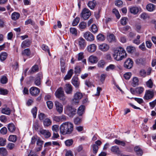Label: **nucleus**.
Wrapping results in <instances>:
<instances>
[{"instance_id":"nucleus-38","label":"nucleus","mask_w":156,"mask_h":156,"mask_svg":"<svg viewBox=\"0 0 156 156\" xmlns=\"http://www.w3.org/2000/svg\"><path fill=\"white\" fill-rule=\"evenodd\" d=\"M17 138L16 136L14 135H11L9 136L8 140L9 141L13 142H15L17 140Z\"/></svg>"},{"instance_id":"nucleus-50","label":"nucleus","mask_w":156,"mask_h":156,"mask_svg":"<svg viewBox=\"0 0 156 156\" xmlns=\"http://www.w3.org/2000/svg\"><path fill=\"white\" fill-rule=\"evenodd\" d=\"M52 129L54 132L57 133L59 130V126L57 125H55L52 126Z\"/></svg>"},{"instance_id":"nucleus-27","label":"nucleus","mask_w":156,"mask_h":156,"mask_svg":"<svg viewBox=\"0 0 156 156\" xmlns=\"http://www.w3.org/2000/svg\"><path fill=\"white\" fill-rule=\"evenodd\" d=\"M85 106L84 105H81L78 108L77 111L78 114L79 115H82L84 113Z\"/></svg>"},{"instance_id":"nucleus-16","label":"nucleus","mask_w":156,"mask_h":156,"mask_svg":"<svg viewBox=\"0 0 156 156\" xmlns=\"http://www.w3.org/2000/svg\"><path fill=\"white\" fill-rule=\"evenodd\" d=\"M39 133L46 138H49L51 136V133L48 130L41 129H40Z\"/></svg>"},{"instance_id":"nucleus-30","label":"nucleus","mask_w":156,"mask_h":156,"mask_svg":"<svg viewBox=\"0 0 156 156\" xmlns=\"http://www.w3.org/2000/svg\"><path fill=\"white\" fill-rule=\"evenodd\" d=\"M106 62L104 60H100L97 64L99 68H103L105 65Z\"/></svg>"},{"instance_id":"nucleus-63","label":"nucleus","mask_w":156,"mask_h":156,"mask_svg":"<svg viewBox=\"0 0 156 156\" xmlns=\"http://www.w3.org/2000/svg\"><path fill=\"white\" fill-rule=\"evenodd\" d=\"M132 75L131 73L130 72H127L125 73L124 75V77L125 78L126 80H129L130 78Z\"/></svg>"},{"instance_id":"nucleus-41","label":"nucleus","mask_w":156,"mask_h":156,"mask_svg":"<svg viewBox=\"0 0 156 156\" xmlns=\"http://www.w3.org/2000/svg\"><path fill=\"white\" fill-rule=\"evenodd\" d=\"M97 39L99 41H104L105 39V36L102 34H99L97 37Z\"/></svg>"},{"instance_id":"nucleus-14","label":"nucleus","mask_w":156,"mask_h":156,"mask_svg":"<svg viewBox=\"0 0 156 156\" xmlns=\"http://www.w3.org/2000/svg\"><path fill=\"white\" fill-rule=\"evenodd\" d=\"M55 105L56 107V109L59 114H61L63 110V106L62 104L58 101H55Z\"/></svg>"},{"instance_id":"nucleus-39","label":"nucleus","mask_w":156,"mask_h":156,"mask_svg":"<svg viewBox=\"0 0 156 156\" xmlns=\"http://www.w3.org/2000/svg\"><path fill=\"white\" fill-rule=\"evenodd\" d=\"M38 66L37 65H35L32 68L30 73L32 74L34 72H37L38 71Z\"/></svg>"},{"instance_id":"nucleus-28","label":"nucleus","mask_w":156,"mask_h":156,"mask_svg":"<svg viewBox=\"0 0 156 156\" xmlns=\"http://www.w3.org/2000/svg\"><path fill=\"white\" fill-rule=\"evenodd\" d=\"M20 14L17 12H14L11 15L12 19L14 20L18 19L20 16Z\"/></svg>"},{"instance_id":"nucleus-56","label":"nucleus","mask_w":156,"mask_h":156,"mask_svg":"<svg viewBox=\"0 0 156 156\" xmlns=\"http://www.w3.org/2000/svg\"><path fill=\"white\" fill-rule=\"evenodd\" d=\"M75 73L76 74H79L81 72V69L79 66H76L75 68Z\"/></svg>"},{"instance_id":"nucleus-2","label":"nucleus","mask_w":156,"mask_h":156,"mask_svg":"<svg viewBox=\"0 0 156 156\" xmlns=\"http://www.w3.org/2000/svg\"><path fill=\"white\" fill-rule=\"evenodd\" d=\"M59 129L61 134L63 135L70 134L73 131V125L70 122H65L61 125Z\"/></svg>"},{"instance_id":"nucleus-36","label":"nucleus","mask_w":156,"mask_h":156,"mask_svg":"<svg viewBox=\"0 0 156 156\" xmlns=\"http://www.w3.org/2000/svg\"><path fill=\"white\" fill-rule=\"evenodd\" d=\"M79 27L80 29L82 31L86 27V23L84 22H81L80 23L79 25Z\"/></svg>"},{"instance_id":"nucleus-53","label":"nucleus","mask_w":156,"mask_h":156,"mask_svg":"<svg viewBox=\"0 0 156 156\" xmlns=\"http://www.w3.org/2000/svg\"><path fill=\"white\" fill-rule=\"evenodd\" d=\"M1 82L3 84L6 83L8 81V79L5 76H3L1 79Z\"/></svg>"},{"instance_id":"nucleus-35","label":"nucleus","mask_w":156,"mask_h":156,"mask_svg":"<svg viewBox=\"0 0 156 156\" xmlns=\"http://www.w3.org/2000/svg\"><path fill=\"white\" fill-rule=\"evenodd\" d=\"M111 150V151L116 154H119L120 153L119 148L116 146H115L112 147Z\"/></svg>"},{"instance_id":"nucleus-62","label":"nucleus","mask_w":156,"mask_h":156,"mask_svg":"<svg viewBox=\"0 0 156 156\" xmlns=\"http://www.w3.org/2000/svg\"><path fill=\"white\" fill-rule=\"evenodd\" d=\"M7 131L6 127H4L2 128L0 130V133L3 135H5L7 133Z\"/></svg>"},{"instance_id":"nucleus-57","label":"nucleus","mask_w":156,"mask_h":156,"mask_svg":"<svg viewBox=\"0 0 156 156\" xmlns=\"http://www.w3.org/2000/svg\"><path fill=\"white\" fill-rule=\"evenodd\" d=\"M70 31L71 33L72 34H74L75 35H76L77 34V30L74 27H71L70 28Z\"/></svg>"},{"instance_id":"nucleus-19","label":"nucleus","mask_w":156,"mask_h":156,"mask_svg":"<svg viewBox=\"0 0 156 156\" xmlns=\"http://www.w3.org/2000/svg\"><path fill=\"white\" fill-rule=\"evenodd\" d=\"M96 48L97 46L95 44H93L88 46L87 48L88 52L92 53L96 51Z\"/></svg>"},{"instance_id":"nucleus-26","label":"nucleus","mask_w":156,"mask_h":156,"mask_svg":"<svg viewBox=\"0 0 156 156\" xmlns=\"http://www.w3.org/2000/svg\"><path fill=\"white\" fill-rule=\"evenodd\" d=\"M134 150L139 156H141L143 154L142 150L139 147L136 146L134 148Z\"/></svg>"},{"instance_id":"nucleus-48","label":"nucleus","mask_w":156,"mask_h":156,"mask_svg":"<svg viewBox=\"0 0 156 156\" xmlns=\"http://www.w3.org/2000/svg\"><path fill=\"white\" fill-rule=\"evenodd\" d=\"M84 57V53L83 52H81L78 54L77 60L80 61L83 59Z\"/></svg>"},{"instance_id":"nucleus-29","label":"nucleus","mask_w":156,"mask_h":156,"mask_svg":"<svg viewBox=\"0 0 156 156\" xmlns=\"http://www.w3.org/2000/svg\"><path fill=\"white\" fill-rule=\"evenodd\" d=\"M51 121L48 118H46L43 121V124L44 126L48 127L51 125Z\"/></svg>"},{"instance_id":"nucleus-61","label":"nucleus","mask_w":156,"mask_h":156,"mask_svg":"<svg viewBox=\"0 0 156 156\" xmlns=\"http://www.w3.org/2000/svg\"><path fill=\"white\" fill-rule=\"evenodd\" d=\"M140 18L143 20H146L149 18V17L148 15L145 13L141 14L140 16Z\"/></svg>"},{"instance_id":"nucleus-4","label":"nucleus","mask_w":156,"mask_h":156,"mask_svg":"<svg viewBox=\"0 0 156 156\" xmlns=\"http://www.w3.org/2000/svg\"><path fill=\"white\" fill-rule=\"evenodd\" d=\"M76 109L69 105L67 106L64 108L65 113L70 117H73L75 114Z\"/></svg>"},{"instance_id":"nucleus-24","label":"nucleus","mask_w":156,"mask_h":156,"mask_svg":"<svg viewBox=\"0 0 156 156\" xmlns=\"http://www.w3.org/2000/svg\"><path fill=\"white\" fill-rule=\"evenodd\" d=\"M107 39L109 42H112L116 41L115 37L113 34H110L107 37Z\"/></svg>"},{"instance_id":"nucleus-23","label":"nucleus","mask_w":156,"mask_h":156,"mask_svg":"<svg viewBox=\"0 0 156 156\" xmlns=\"http://www.w3.org/2000/svg\"><path fill=\"white\" fill-rule=\"evenodd\" d=\"M96 5V2L95 0L89 2L87 3L88 7L91 9H94Z\"/></svg>"},{"instance_id":"nucleus-5","label":"nucleus","mask_w":156,"mask_h":156,"mask_svg":"<svg viewBox=\"0 0 156 156\" xmlns=\"http://www.w3.org/2000/svg\"><path fill=\"white\" fill-rule=\"evenodd\" d=\"M156 91L154 90L151 89L146 90L143 98L144 100H148L153 98Z\"/></svg>"},{"instance_id":"nucleus-34","label":"nucleus","mask_w":156,"mask_h":156,"mask_svg":"<svg viewBox=\"0 0 156 156\" xmlns=\"http://www.w3.org/2000/svg\"><path fill=\"white\" fill-rule=\"evenodd\" d=\"M8 54L6 52H2L0 55V60L1 61H4L7 58Z\"/></svg>"},{"instance_id":"nucleus-49","label":"nucleus","mask_w":156,"mask_h":156,"mask_svg":"<svg viewBox=\"0 0 156 156\" xmlns=\"http://www.w3.org/2000/svg\"><path fill=\"white\" fill-rule=\"evenodd\" d=\"M80 19L78 17H76L73 21L72 25L73 26H76L80 21Z\"/></svg>"},{"instance_id":"nucleus-45","label":"nucleus","mask_w":156,"mask_h":156,"mask_svg":"<svg viewBox=\"0 0 156 156\" xmlns=\"http://www.w3.org/2000/svg\"><path fill=\"white\" fill-rule=\"evenodd\" d=\"M146 84L147 86L150 88H152L153 86V83L151 79L146 82Z\"/></svg>"},{"instance_id":"nucleus-22","label":"nucleus","mask_w":156,"mask_h":156,"mask_svg":"<svg viewBox=\"0 0 156 156\" xmlns=\"http://www.w3.org/2000/svg\"><path fill=\"white\" fill-rule=\"evenodd\" d=\"M31 44V42L29 40H26L23 41L21 45V46L22 48H25L28 47Z\"/></svg>"},{"instance_id":"nucleus-55","label":"nucleus","mask_w":156,"mask_h":156,"mask_svg":"<svg viewBox=\"0 0 156 156\" xmlns=\"http://www.w3.org/2000/svg\"><path fill=\"white\" fill-rule=\"evenodd\" d=\"M91 31L94 33H95L98 31V28L96 25L93 24L91 27Z\"/></svg>"},{"instance_id":"nucleus-15","label":"nucleus","mask_w":156,"mask_h":156,"mask_svg":"<svg viewBox=\"0 0 156 156\" xmlns=\"http://www.w3.org/2000/svg\"><path fill=\"white\" fill-rule=\"evenodd\" d=\"M30 93L33 96H37L40 93V89L37 87H32L30 90Z\"/></svg>"},{"instance_id":"nucleus-43","label":"nucleus","mask_w":156,"mask_h":156,"mask_svg":"<svg viewBox=\"0 0 156 156\" xmlns=\"http://www.w3.org/2000/svg\"><path fill=\"white\" fill-rule=\"evenodd\" d=\"M144 90V88L142 87H139L136 88L135 91L139 94H140L143 93Z\"/></svg>"},{"instance_id":"nucleus-47","label":"nucleus","mask_w":156,"mask_h":156,"mask_svg":"<svg viewBox=\"0 0 156 156\" xmlns=\"http://www.w3.org/2000/svg\"><path fill=\"white\" fill-rule=\"evenodd\" d=\"M127 19L126 17H122L120 20V23L124 26L126 25L127 23Z\"/></svg>"},{"instance_id":"nucleus-33","label":"nucleus","mask_w":156,"mask_h":156,"mask_svg":"<svg viewBox=\"0 0 156 156\" xmlns=\"http://www.w3.org/2000/svg\"><path fill=\"white\" fill-rule=\"evenodd\" d=\"M0 154L3 156H6L8 154V152L5 148L3 147L0 148Z\"/></svg>"},{"instance_id":"nucleus-37","label":"nucleus","mask_w":156,"mask_h":156,"mask_svg":"<svg viewBox=\"0 0 156 156\" xmlns=\"http://www.w3.org/2000/svg\"><path fill=\"white\" fill-rule=\"evenodd\" d=\"M130 27L127 26L123 27L120 30V31L124 34H126L127 33L128 31L130 29Z\"/></svg>"},{"instance_id":"nucleus-8","label":"nucleus","mask_w":156,"mask_h":156,"mask_svg":"<svg viewBox=\"0 0 156 156\" xmlns=\"http://www.w3.org/2000/svg\"><path fill=\"white\" fill-rule=\"evenodd\" d=\"M82 94L80 92H76L74 95L73 98V102L75 103H78L79 100L83 97Z\"/></svg>"},{"instance_id":"nucleus-20","label":"nucleus","mask_w":156,"mask_h":156,"mask_svg":"<svg viewBox=\"0 0 156 156\" xmlns=\"http://www.w3.org/2000/svg\"><path fill=\"white\" fill-rule=\"evenodd\" d=\"M129 10L131 13L134 15L137 14L139 11L138 8L135 6L130 7L129 8Z\"/></svg>"},{"instance_id":"nucleus-64","label":"nucleus","mask_w":156,"mask_h":156,"mask_svg":"<svg viewBox=\"0 0 156 156\" xmlns=\"http://www.w3.org/2000/svg\"><path fill=\"white\" fill-rule=\"evenodd\" d=\"M47 106L49 109L52 108L53 106V102L51 101H47Z\"/></svg>"},{"instance_id":"nucleus-6","label":"nucleus","mask_w":156,"mask_h":156,"mask_svg":"<svg viewBox=\"0 0 156 156\" xmlns=\"http://www.w3.org/2000/svg\"><path fill=\"white\" fill-rule=\"evenodd\" d=\"M91 15V13L90 10L88 9L85 8L81 13V16L85 20L88 19Z\"/></svg>"},{"instance_id":"nucleus-51","label":"nucleus","mask_w":156,"mask_h":156,"mask_svg":"<svg viewBox=\"0 0 156 156\" xmlns=\"http://www.w3.org/2000/svg\"><path fill=\"white\" fill-rule=\"evenodd\" d=\"M113 13L115 14L117 19H119L120 17V15L118 11L116 9H113L112 10Z\"/></svg>"},{"instance_id":"nucleus-31","label":"nucleus","mask_w":156,"mask_h":156,"mask_svg":"<svg viewBox=\"0 0 156 156\" xmlns=\"http://www.w3.org/2000/svg\"><path fill=\"white\" fill-rule=\"evenodd\" d=\"M126 50L128 53H132L135 51V48L133 46H129L127 47Z\"/></svg>"},{"instance_id":"nucleus-21","label":"nucleus","mask_w":156,"mask_h":156,"mask_svg":"<svg viewBox=\"0 0 156 156\" xmlns=\"http://www.w3.org/2000/svg\"><path fill=\"white\" fill-rule=\"evenodd\" d=\"M155 6L151 3H149L146 6L147 10L149 12H152L155 9Z\"/></svg>"},{"instance_id":"nucleus-18","label":"nucleus","mask_w":156,"mask_h":156,"mask_svg":"<svg viewBox=\"0 0 156 156\" xmlns=\"http://www.w3.org/2000/svg\"><path fill=\"white\" fill-rule=\"evenodd\" d=\"M88 60L90 63L94 64L97 63L98 59L97 56L94 55H91L89 56Z\"/></svg>"},{"instance_id":"nucleus-13","label":"nucleus","mask_w":156,"mask_h":156,"mask_svg":"<svg viewBox=\"0 0 156 156\" xmlns=\"http://www.w3.org/2000/svg\"><path fill=\"white\" fill-rule=\"evenodd\" d=\"M73 86L70 83L65 84L64 87V90L67 94H71L73 92Z\"/></svg>"},{"instance_id":"nucleus-3","label":"nucleus","mask_w":156,"mask_h":156,"mask_svg":"<svg viewBox=\"0 0 156 156\" xmlns=\"http://www.w3.org/2000/svg\"><path fill=\"white\" fill-rule=\"evenodd\" d=\"M55 95L57 98L61 100L64 101L66 99V97L63 89L62 87H60L56 91Z\"/></svg>"},{"instance_id":"nucleus-25","label":"nucleus","mask_w":156,"mask_h":156,"mask_svg":"<svg viewBox=\"0 0 156 156\" xmlns=\"http://www.w3.org/2000/svg\"><path fill=\"white\" fill-rule=\"evenodd\" d=\"M7 128L9 131L11 133L14 132L16 129L15 126L12 123H10L8 124Z\"/></svg>"},{"instance_id":"nucleus-54","label":"nucleus","mask_w":156,"mask_h":156,"mask_svg":"<svg viewBox=\"0 0 156 156\" xmlns=\"http://www.w3.org/2000/svg\"><path fill=\"white\" fill-rule=\"evenodd\" d=\"M140 36L139 35H137L136 37V38L133 41V43L137 45L139 44L140 43Z\"/></svg>"},{"instance_id":"nucleus-59","label":"nucleus","mask_w":156,"mask_h":156,"mask_svg":"<svg viewBox=\"0 0 156 156\" xmlns=\"http://www.w3.org/2000/svg\"><path fill=\"white\" fill-rule=\"evenodd\" d=\"M93 152L94 153L96 154L98 149V147L97 145L94 144L92 145Z\"/></svg>"},{"instance_id":"nucleus-1","label":"nucleus","mask_w":156,"mask_h":156,"mask_svg":"<svg viewBox=\"0 0 156 156\" xmlns=\"http://www.w3.org/2000/svg\"><path fill=\"white\" fill-rule=\"evenodd\" d=\"M112 56L115 60L120 61L126 58L127 54L124 48L119 47L114 49Z\"/></svg>"},{"instance_id":"nucleus-9","label":"nucleus","mask_w":156,"mask_h":156,"mask_svg":"<svg viewBox=\"0 0 156 156\" xmlns=\"http://www.w3.org/2000/svg\"><path fill=\"white\" fill-rule=\"evenodd\" d=\"M71 82L76 88L78 89L79 88L80 81L77 77L73 76L71 80Z\"/></svg>"},{"instance_id":"nucleus-11","label":"nucleus","mask_w":156,"mask_h":156,"mask_svg":"<svg viewBox=\"0 0 156 156\" xmlns=\"http://www.w3.org/2000/svg\"><path fill=\"white\" fill-rule=\"evenodd\" d=\"M83 37L87 41H91L94 39L93 34L89 32H87L84 33Z\"/></svg>"},{"instance_id":"nucleus-12","label":"nucleus","mask_w":156,"mask_h":156,"mask_svg":"<svg viewBox=\"0 0 156 156\" xmlns=\"http://www.w3.org/2000/svg\"><path fill=\"white\" fill-rule=\"evenodd\" d=\"M133 64L132 60L128 58L126 60L124 64V67L127 69H130L132 68Z\"/></svg>"},{"instance_id":"nucleus-32","label":"nucleus","mask_w":156,"mask_h":156,"mask_svg":"<svg viewBox=\"0 0 156 156\" xmlns=\"http://www.w3.org/2000/svg\"><path fill=\"white\" fill-rule=\"evenodd\" d=\"M22 55L23 56H30V51L29 48L25 49L22 52Z\"/></svg>"},{"instance_id":"nucleus-60","label":"nucleus","mask_w":156,"mask_h":156,"mask_svg":"<svg viewBox=\"0 0 156 156\" xmlns=\"http://www.w3.org/2000/svg\"><path fill=\"white\" fill-rule=\"evenodd\" d=\"M115 68V66L113 64H110L109 66H107L106 70L107 71H109L111 70H113Z\"/></svg>"},{"instance_id":"nucleus-58","label":"nucleus","mask_w":156,"mask_h":156,"mask_svg":"<svg viewBox=\"0 0 156 156\" xmlns=\"http://www.w3.org/2000/svg\"><path fill=\"white\" fill-rule=\"evenodd\" d=\"M37 111V108L36 107L33 108L31 110V112L33 115L34 118H36V117Z\"/></svg>"},{"instance_id":"nucleus-17","label":"nucleus","mask_w":156,"mask_h":156,"mask_svg":"<svg viewBox=\"0 0 156 156\" xmlns=\"http://www.w3.org/2000/svg\"><path fill=\"white\" fill-rule=\"evenodd\" d=\"M43 78V75L41 73H38L37 77L35 78L34 81V84L37 86L40 85L41 84V79Z\"/></svg>"},{"instance_id":"nucleus-52","label":"nucleus","mask_w":156,"mask_h":156,"mask_svg":"<svg viewBox=\"0 0 156 156\" xmlns=\"http://www.w3.org/2000/svg\"><path fill=\"white\" fill-rule=\"evenodd\" d=\"M73 141L72 139H69L65 141V144L66 146H69L73 144Z\"/></svg>"},{"instance_id":"nucleus-40","label":"nucleus","mask_w":156,"mask_h":156,"mask_svg":"<svg viewBox=\"0 0 156 156\" xmlns=\"http://www.w3.org/2000/svg\"><path fill=\"white\" fill-rule=\"evenodd\" d=\"M2 112L3 114L9 115L10 113V111L9 108H4L2 109Z\"/></svg>"},{"instance_id":"nucleus-46","label":"nucleus","mask_w":156,"mask_h":156,"mask_svg":"<svg viewBox=\"0 0 156 156\" xmlns=\"http://www.w3.org/2000/svg\"><path fill=\"white\" fill-rule=\"evenodd\" d=\"M15 146V144L11 143H9L6 146V147L8 150H11L14 148Z\"/></svg>"},{"instance_id":"nucleus-44","label":"nucleus","mask_w":156,"mask_h":156,"mask_svg":"<svg viewBox=\"0 0 156 156\" xmlns=\"http://www.w3.org/2000/svg\"><path fill=\"white\" fill-rule=\"evenodd\" d=\"M6 140L5 139L2 137H0V146H4L6 144Z\"/></svg>"},{"instance_id":"nucleus-42","label":"nucleus","mask_w":156,"mask_h":156,"mask_svg":"<svg viewBox=\"0 0 156 156\" xmlns=\"http://www.w3.org/2000/svg\"><path fill=\"white\" fill-rule=\"evenodd\" d=\"M139 80L137 77H134L133 80V86L134 87H136L138 85Z\"/></svg>"},{"instance_id":"nucleus-7","label":"nucleus","mask_w":156,"mask_h":156,"mask_svg":"<svg viewBox=\"0 0 156 156\" xmlns=\"http://www.w3.org/2000/svg\"><path fill=\"white\" fill-rule=\"evenodd\" d=\"M76 43L78 44L80 49H83L86 45L85 40L82 37H80L77 39Z\"/></svg>"},{"instance_id":"nucleus-10","label":"nucleus","mask_w":156,"mask_h":156,"mask_svg":"<svg viewBox=\"0 0 156 156\" xmlns=\"http://www.w3.org/2000/svg\"><path fill=\"white\" fill-rule=\"evenodd\" d=\"M98 49L102 52H106L108 51L110 48L109 45L105 43L100 44L98 47Z\"/></svg>"}]
</instances>
